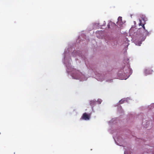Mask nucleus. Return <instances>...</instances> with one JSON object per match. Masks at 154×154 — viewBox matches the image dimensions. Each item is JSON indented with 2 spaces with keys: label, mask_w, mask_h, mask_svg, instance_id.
Listing matches in <instances>:
<instances>
[{
  "label": "nucleus",
  "mask_w": 154,
  "mask_h": 154,
  "mask_svg": "<svg viewBox=\"0 0 154 154\" xmlns=\"http://www.w3.org/2000/svg\"><path fill=\"white\" fill-rule=\"evenodd\" d=\"M91 116V115L90 114H88L86 113H84L83 114L80 119H83L86 120H89L90 119Z\"/></svg>",
  "instance_id": "1"
},
{
  "label": "nucleus",
  "mask_w": 154,
  "mask_h": 154,
  "mask_svg": "<svg viewBox=\"0 0 154 154\" xmlns=\"http://www.w3.org/2000/svg\"><path fill=\"white\" fill-rule=\"evenodd\" d=\"M153 71L150 69H146L144 70V73L146 76L151 74Z\"/></svg>",
  "instance_id": "2"
},
{
  "label": "nucleus",
  "mask_w": 154,
  "mask_h": 154,
  "mask_svg": "<svg viewBox=\"0 0 154 154\" xmlns=\"http://www.w3.org/2000/svg\"><path fill=\"white\" fill-rule=\"evenodd\" d=\"M139 21L140 23H139V25L143 27L144 29L145 30V31H146V29L145 28V27L144 26L145 23L143 22V21L144 22V20H140Z\"/></svg>",
  "instance_id": "3"
},
{
  "label": "nucleus",
  "mask_w": 154,
  "mask_h": 154,
  "mask_svg": "<svg viewBox=\"0 0 154 154\" xmlns=\"http://www.w3.org/2000/svg\"><path fill=\"white\" fill-rule=\"evenodd\" d=\"M96 102L94 100H91L90 101V104L91 106H93L96 104Z\"/></svg>",
  "instance_id": "4"
},
{
  "label": "nucleus",
  "mask_w": 154,
  "mask_h": 154,
  "mask_svg": "<svg viewBox=\"0 0 154 154\" xmlns=\"http://www.w3.org/2000/svg\"><path fill=\"white\" fill-rule=\"evenodd\" d=\"M125 101V100H121L119 101V103L120 104H122L124 103V102Z\"/></svg>",
  "instance_id": "5"
},
{
  "label": "nucleus",
  "mask_w": 154,
  "mask_h": 154,
  "mask_svg": "<svg viewBox=\"0 0 154 154\" xmlns=\"http://www.w3.org/2000/svg\"><path fill=\"white\" fill-rule=\"evenodd\" d=\"M97 102L98 104H100L102 102V100L101 99H98L97 100Z\"/></svg>",
  "instance_id": "6"
},
{
  "label": "nucleus",
  "mask_w": 154,
  "mask_h": 154,
  "mask_svg": "<svg viewBox=\"0 0 154 154\" xmlns=\"http://www.w3.org/2000/svg\"><path fill=\"white\" fill-rule=\"evenodd\" d=\"M112 23H109L108 25V28H110V25H112Z\"/></svg>",
  "instance_id": "7"
},
{
  "label": "nucleus",
  "mask_w": 154,
  "mask_h": 154,
  "mask_svg": "<svg viewBox=\"0 0 154 154\" xmlns=\"http://www.w3.org/2000/svg\"><path fill=\"white\" fill-rule=\"evenodd\" d=\"M122 17H119L118 18V20H122Z\"/></svg>",
  "instance_id": "8"
},
{
  "label": "nucleus",
  "mask_w": 154,
  "mask_h": 154,
  "mask_svg": "<svg viewBox=\"0 0 154 154\" xmlns=\"http://www.w3.org/2000/svg\"><path fill=\"white\" fill-rule=\"evenodd\" d=\"M141 42H142V41H140L139 42V43H138V45H140L141 44Z\"/></svg>",
  "instance_id": "9"
},
{
  "label": "nucleus",
  "mask_w": 154,
  "mask_h": 154,
  "mask_svg": "<svg viewBox=\"0 0 154 154\" xmlns=\"http://www.w3.org/2000/svg\"><path fill=\"white\" fill-rule=\"evenodd\" d=\"M126 60H127V62L126 63H128L129 62V61H128L129 60L128 58H127Z\"/></svg>",
  "instance_id": "10"
},
{
  "label": "nucleus",
  "mask_w": 154,
  "mask_h": 154,
  "mask_svg": "<svg viewBox=\"0 0 154 154\" xmlns=\"http://www.w3.org/2000/svg\"><path fill=\"white\" fill-rule=\"evenodd\" d=\"M77 72H79V71L78 70H77Z\"/></svg>",
  "instance_id": "11"
},
{
  "label": "nucleus",
  "mask_w": 154,
  "mask_h": 154,
  "mask_svg": "<svg viewBox=\"0 0 154 154\" xmlns=\"http://www.w3.org/2000/svg\"><path fill=\"white\" fill-rule=\"evenodd\" d=\"M1 134V133L0 132V134Z\"/></svg>",
  "instance_id": "12"
}]
</instances>
